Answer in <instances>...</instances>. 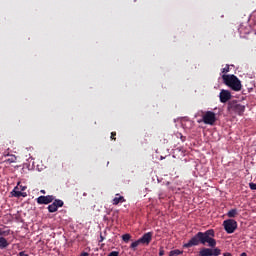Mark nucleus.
<instances>
[{"label": "nucleus", "instance_id": "f257e3e1", "mask_svg": "<svg viewBox=\"0 0 256 256\" xmlns=\"http://www.w3.org/2000/svg\"><path fill=\"white\" fill-rule=\"evenodd\" d=\"M215 230L209 229L205 232H198L195 236H193L188 243L184 244L186 249L190 247H197L201 243V245H205L208 243L210 247H216L217 240H215Z\"/></svg>", "mask_w": 256, "mask_h": 256}, {"label": "nucleus", "instance_id": "f03ea898", "mask_svg": "<svg viewBox=\"0 0 256 256\" xmlns=\"http://www.w3.org/2000/svg\"><path fill=\"white\" fill-rule=\"evenodd\" d=\"M222 79L225 83V85H227V87H230V89H232V91H241L243 85H241V80H239V78H237V76L235 75H223Z\"/></svg>", "mask_w": 256, "mask_h": 256}, {"label": "nucleus", "instance_id": "7ed1b4c3", "mask_svg": "<svg viewBox=\"0 0 256 256\" xmlns=\"http://www.w3.org/2000/svg\"><path fill=\"white\" fill-rule=\"evenodd\" d=\"M228 111L237 113V115H243L245 113V106L237 103L236 100H232L228 103Z\"/></svg>", "mask_w": 256, "mask_h": 256}, {"label": "nucleus", "instance_id": "20e7f679", "mask_svg": "<svg viewBox=\"0 0 256 256\" xmlns=\"http://www.w3.org/2000/svg\"><path fill=\"white\" fill-rule=\"evenodd\" d=\"M202 121L205 123V125H215L217 115L213 111H206L202 116Z\"/></svg>", "mask_w": 256, "mask_h": 256}, {"label": "nucleus", "instance_id": "39448f33", "mask_svg": "<svg viewBox=\"0 0 256 256\" xmlns=\"http://www.w3.org/2000/svg\"><path fill=\"white\" fill-rule=\"evenodd\" d=\"M223 225L226 233L228 234L235 233V230L237 229V221L234 219L225 220Z\"/></svg>", "mask_w": 256, "mask_h": 256}, {"label": "nucleus", "instance_id": "423d86ee", "mask_svg": "<svg viewBox=\"0 0 256 256\" xmlns=\"http://www.w3.org/2000/svg\"><path fill=\"white\" fill-rule=\"evenodd\" d=\"M53 195L48 196H40L36 199L38 205H49V203H53L54 201Z\"/></svg>", "mask_w": 256, "mask_h": 256}, {"label": "nucleus", "instance_id": "0eeeda50", "mask_svg": "<svg viewBox=\"0 0 256 256\" xmlns=\"http://www.w3.org/2000/svg\"><path fill=\"white\" fill-rule=\"evenodd\" d=\"M64 203L62 200H55L52 204H50L48 206V211L49 213H55L57 212V209H59V207H63Z\"/></svg>", "mask_w": 256, "mask_h": 256}, {"label": "nucleus", "instance_id": "6e6552de", "mask_svg": "<svg viewBox=\"0 0 256 256\" xmlns=\"http://www.w3.org/2000/svg\"><path fill=\"white\" fill-rule=\"evenodd\" d=\"M152 239H153V233L147 232L138 240L140 241V244H142V245H149V243H151Z\"/></svg>", "mask_w": 256, "mask_h": 256}, {"label": "nucleus", "instance_id": "1a4fd4ad", "mask_svg": "<svg viewBox=\"0 0 256 256\" xmlns=\"http://www.w3.org/2000/svg\"><path fill=\"white\" fill-rule=\"evenodd\" d=\"M219 97L220 103H227L231 99V92L229 90H221Z\"/></svg>", "mask_w": 256, "mask_h": 256}, {"label": "nucleus", "instance_id": "9d476101", "mask_svg": "<svg viewBox=\"0 0 256 256\" xmlns=\"http://www.w3.org/2000/svg\"><path fill=\"white\" fill-rule=\"evenodd\" d=\"M199 256H213L211 248H202L199 253Z\"/></svg>", "mask_w": 256, "mask_h": 256}, {"label": "nucleus", "instance_id": "9b49d317", "mask_svg": "<svg viewBox=\"0 0 256 256\" xmlns=\"http://www.w3.org/2000/svg\"><path fill=\"white\" fill-rule=\"evenodd\" d=\"M119 203H125V197L116 194V197L112 200V205H119Z\"/></svg>", "mask_w": 256, "mask_h": 256}, {"label": "nucleus", "instance_id": "f8f14e48", "mask_svg": "<svg viewBox=\"0 0 256 256\" xmlns=\"http://www.w3.org/2000/svg\"><path fill=\"white\" fill-rule=\"evenodd\" d=\"M12 197H27V192H21L19 190H12L11 192Z\"/></svg>", "mask_w": 256, "mask_h": 256}, {"label": "nucleus", "instance_id": "ddd939ff", "mask_svg": "<svg viewBox=\"0 0 256 256\" xmlns=\"http://www.w3.org/2000/svg\"><path fill=\"white\" fill-rule=\"evenodd\" d=\"M9 247V242L5 237H0V249H7Z\"/></svg>", "mask_w": 256, "mask_h": 256}, {"label": "nucleus", "instance_id": "4468645a", "mask_svg": "<svg viewBox=\"0 0 256 256\" xmlns=\"http://www.w3.org/2000/svg\"><path fill=\"white\" fill-rule=\"evenodd\" d=\"M237 215H239V213L237 212V209H231L227 213V217H229L230 219L237 217Z\"/></svg>", "mask_w": 256, "mask_h": 256}, {"label": "nucleus", "instance_id": "2eb2a0df", "mask_svg": "<svg viewBox=\"0 0 256 256\" xmlns=\"http://www.w3.org/2000/svg\"><path fill=\"white\" fill-rule=\"evenodd\" d=\"M179 255H183V251L179 249L172 250L169 253V256H179Z\"/></svg>", "mask_w": 256, "mask_h": 256}, {"label": "nucleus", "instance_id": "dca6fc26", "mask_svg": "<svg viewBox=\"0 0 256 256\" xmlns=\"http://www.w3.org/2000/svg\"><path fill=\"white\" fill-rule=\"evenodd\" d=\"M139 245H141V242H140V240L138 239V240H136V241H134V242L131 243L130 249H133V250L135 251V249H137V247H139Z\"/></svg>", "mask_w": 256, "mask_h": 256}, {"label": "nucleus", "instance_id": "f3484780", "mask_svg": "<svg viewBox=\"0 0 256 256\" xmlns=\"http://www.w3.org/2000/svg\"><path fill=\"white\" fill-rule=\"evenodd\" d=\"M122 241H124V243H129V241H131V234L122 235Z\"/></svg>", "mask_w": 256, "mask_h": 256}, {"label": "nucleus", "instance_id": "a211bd4d", "mask_svg": "<svg viewBox=\"0 0 256 256\" xmlns=\"http://www.w3.org/2000/svg\"><path fill=\"white\" fill-rule=\"evenodd\" d=\"M219 255H221V249L219 248L212 249V256H219Z\"/></svg>", "mask_w": 256, "mask_h": 256}, {"label": "nucleus", "instance_id": "6ab92c4d", "mask_svg": "<svg viewBox=\"0 0 256 256\" xmlns=\"http://www.w3.org/2000/svg\"><path fill=\"white\" fill-rule=\"evenodd\" d=\"M176 136L181 139L182 143H185V141H187V137L183 136V134L181 133H177Z\"/></svg>", "mask_w": 256, "mask_h": 256}, {"label": "nucleus", "instance_id": "aec40b11", "mask_svg": "<svg viewBox=\"0 0 256 256\" xmlns=\"http://www.w3.org/2000/svg\"><path fill=\"white\" fill-rule=\"evenodd\" d=\"M249 187L252 191H256V183L250 182Z\"/></svg>", "mask_w": 256, "mask_h": 256}, {"label": "nucleus", "instance_id": "412c9836", "mask_svg": "<svg viewBox=\"0 0 256 256\" xmlns=\"http://www.w3.org/2000/svg\"><path fill=\"white\" fill-rule=\"evenodd\" d=\"M117 132H111V139L112 141H117Z\"/></svg>", "mask_w": 256, "mask_h": 256}, {"label": "nucleus", "instance_id": "4be33fe9", "mask_svg": "<svg viewBox=\"0 0 256 256\" xmlns=\"http://www.w3.org/2000/svg\"><path fill=\"white\" fill-rule=\"evenodd\" d=\"M17 160V157L11 155L9 156V158H6L5 161H16Z\"/></svg>", "mask_w": 256, "mask_h": 256}, {"label": "nucleus", "instance_id": "5701e85b", "mask_svg": "<svg viewBox=\"0 0 256 256\" xmlns=\"http://www.w3.org/2000/svg\"><path fill=\"white\" fill-rule=\"evenodd\" d=\"M108 256H119V252L118 251H112L108 254Z\"/></svg>", "mask_w": 256, "mask_h": 256}, {"label": "nucleus", "instance_id": "b1692460", "mask_svg": "<svg viewBox=\"0 0 256 256\" xmlns=\"http://www.w3.org/2000/svg\"><path fill=\"white\" fill-rule=\"evenodd\" d=\"M18 256H29L25 251H21L18 253Z\"/></svg>", "mask_w": 256, "mask_h": 256}, {"label": "nucleus", "instance_id": "393cba45", "mask_svg": "<svg viewBox=\"0 0 256 256\" xmlns=\"http://www.w3.org/2000/svg\"><path fill=\"white\" fill-rule=\"evenodd\" d=\"M159 255H160V256L165 255V250H164L163 248H160V250H159Z\"/></svg>", "mask_w": 256, "mask_h": 256}, {"label": "nucleus", "instance_id": "a878e982", "mask_svg": "<svg viewBox=\"0 0 256 256\" xmlns=\"http://www.w3.org/2000/svg\"><path fill=\"white\" fill-rule=\"evenodd\" d=\"M19 188L21 191H25L27 189V186H23V185L19 184Z\"/></svg>", "mask_w": 256, "mask_h": 256}, {"label": "nucleus", "instance_id": "bb28decb", "mask_svg": "<svg viewBox=\"0 0 256 256\" xmlns=\"http://www.w3.org/2000/svg\"><path fill=\"white\" fill-rule=\"evenodd\" d=\"M222 73H229V67L223 68Z\"/></svg>", "mask_w": 256, "mask_h": 256}, {"label": "nucleus", "instance_id": "cd10ccee", "mask_svg": "<svg viewBox=\"0 0 256 256\" xmlns=\"http://www.w3.org/2000/svg\"><path fill=\"white\" fill-rule=\"evenodd\" d=\"M19 185H21V182H18L17 186L14 187V190L19 191Z\"/></svg>", "mask_w": 256, "mask_h": 256}, {"label": "nucleus", "instance_id": "c85d7f7f", "mask_svg": "<svg viewBox=\"0 0 256 256\" xmlns=\"http://www.w3.org/2000/svg\"><path fill=\"white\" fill-rule=\"evenodd\" d=\"M104 240H105V238L103 237V235H100V240H99V242L102 243V241H104Z\"/></svg>", "mask_w": 256, "mask_h": 256}, {"label": "nucleus", "instance_id": "c756f323", "mask_svg": "<svg viewBox=\"0 0 256 256\" xmlns=\"http://www.w3.org/2000/svg\"><path fill=\"white\" fill-rule=\"evenodd\" d=\"M80 256H89V253H87V252H83V253H81V255Z\"/></svg>", "mask_w": 256, "mask_h": 256}, {"label": "nucleus", "instance_id": "7c9ffc66", "mask_svg": "<svg viewBox=\"0 0 256 256\" xmlns=\"http://www.w3.org/2000/svg\"><path fill=\"white\" fill-rule=\"evenodd\" d=\"M32 165H33V166L36 165L37 167H39V162H32Z\"/></svg>", "mask_w": 256, "mask_h": 256}, {"label": "nucleus", "instance_id": "2f4dec72", "mask_svg": "<svg viewBox=\"0 0 256 256\" xmlns=\"http://www.w3.org/2000/svg\"><path fill=\"white\" fill-rule=\"evenodd\" d=\"M224 256H233L231 253H229V252H226V253H224L223 254Z\"/></svg>", "mask_w": 256, "mask_h": 256}, {"label": "nucleus", "instance_id": "473e14b6", "mask_svg": "<svg viewBox=\"0 0 256 256\" xmlns=\"http://www.w3.org/2000/svg\"><path fill=\"white\" fill-rule=\"evenodd\" d=\"M240 256H247V253L243 252Z\"/></svg>", "mask_w": 256, "mask_h": 256}, {"label": "nucleus", "instance_id": "72a5a7b5", "mask_svg": "<svg viewBox=\"0 0 256 256\" xmlns=\"http://www.w3.org/2000/svg\"><path fill=\"white\" fill-rule=\"evenodd\" d=\"M40 193H43L45 195V190H41Z\"/></svg>", "mask_w": 256, "mask_h": 256}, {"label": "nucleus", "instance_id": "f704fd0d", "mask_svg": "<svg viewBox=\"0 0 256 256\" xmlns=\"http://www.w3.org/2000/svg\"><path fill=\"white\" fill-rule=\"evenodd\" d=\"M0 235H3V233L0 231Z\"/></svg>", "mask_w": 256, "mask_h": 256}]
</instances>
